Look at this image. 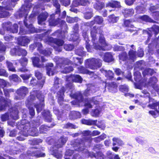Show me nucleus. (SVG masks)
<instances>
[{
	"label": "nucleus",
	"instance_id": "obj_1",
	"mask_svg": "<svg viewBox=\"0 0 159 159\" xmlns=\"http://www.w3.org/2000/svg\"><path fill=\"white\" fill-rule=\"evenodd\" d=\"M31 7L32 5L30 3H29L28 5L26 6L25 5H23L19 12V15L20 17L23 16L25 17L24 24L28 30V31L25 30L22 27H20L19 34L21 35L29 34L30 33H34L36 32L35 28L33 27L31 23L34 21V15L33 14L31 15L29 17V20L26 19V16H27Z\"/></svg>",
	"mask_w": 159,
	"mask_h": 159
},
{
	"label": "nucleus",
	"instance_id": "obj_2",
	"mask_svg": "<svg viewBox=\"0 0 159 159\" xmlns=\"http://www.w3.org/2000/svg\"><path fill=\"white\" fill-rule=\"evenodd\" d=\"M17 127L19 129L23 131V134L25 136H36V134L33 130L34 128H31L30 123L26 120H22L18 122Z\"/></svg>",
	"mask_w": 159,
	"mask_h": 159
},
{
	"label": "nucleus",
	"instance_id": "obj_3",
	"mask_svg": "<svg viewBox=\"0 0 159 159\" xmlns=\"http://www.w3.org/2000/svg\"><path fill=\"white\" fill-rule=\"evenodd\" d=\"M91 138L87 137L76 139L73 143L74 147L76 148L75 151L78 152L83 151L86 147L85 143L88 141H91Z\"/></svg>",
	"mask_w": 159,
	"mask_h": 159
},
{
	"label": "nucleus",
	"instance_id": "obj_4",
	"mask_svg": "<svg viewBox=\"0 0 159 159\" xmlns=\"http://www.w3.org/2000/svg\"><path fill=\"white\" fill-rule=\"evenodd\" d=\"M102 62V60L98 58H89L85 61V66L86 67L91 69L96 70L101 66Z\"/></svg>",
	"mask_w": 159,
	"mask_h": 159
},
{
	"label": "nucleus",
	"instance_id": "obj_5",
	"mask_svg": "<svg viewBox=\"0 0 159 159\" xmlns=\"http://www.w3.org/2000/svg\"><path fill=\"white\" fill-rule=\"evenodd\" d=\"M3 93L0 89V111H5L7 108L11 105V101L8 98H6L2 96Z\"/></svg>",
	"mask_w": 159,
	"mask_h": 159
},
{
	"label": "nucleus",
	"instance_id": "obj_6",
	"mask_svg": "<svg viewBox=\"0 0 159 159\" xmlns=\"http://www.w3.org/2000/svg\"><path fill=\"white\" fill-rule=\"evenodd\" d=\"M66 91V89L65 87L62 86L56 93L55 97L57 99V102L61 106L63 105V102L64 101V97Z\"/></svg>",
	"mask_w": 159,
	"mask_h": 159
},
{
	"label": "nucleus",
	"instance_id": "obj_7",
	"mask_svg": "<svg viewBox=\"0 0 159 159\" xmlns=\"http://www.w3.org/2000/svg\"><path fill=\"white\" fill-rule=\"evenodd\" d=\"M28 60L25 57H21L19 60V62L20 63L21 67L17 70V72H28L29 70L26 66L28 63Z\"/></svg>",
	"mask_w": 159,
	"mask_h": 159
},
{
	"label": "nucleus",
	"instance_id": "obj_8",
	"mask_svg": "<svg viewBox=\"0 0 159 159\" xmlns=\"http://www.w3.org/2000/svg\"><path fill=\"white\" fill-rule=\"evenodd\" d=\"M2 27L4 29L13 33H16L18 31V26L16 24H14L13 26L11 25L10 22H7L3 23Z\"/></svg>",
	"mask_w": 159,
	"mask_h": 159
},
{
	"label": "nucleus",
	"instance_id": "obj_9",
	"mask_svg": "<svg viewBox=\"0 0 159 159\" xmlns=\"http://www.w3.org/2000/svg\"><path fill=\"white\" fill-rule=\"evenodd\" d=\"M98 30H99V33L100 34H102V32L101 30L98 29V28L97 30H95L94 27H93V30L91 32V37L92 38V42L93 43V46L95 49H97L98 50H100L102 49L101 46L98 45V44L95 43V40L96 39V34L98 32Z\"/></svg>",
	"mask_w": 159,
	"mask_h": 159
},
{
	"label": "nucleus",
	"instance_id": "obj_10",
	"mask_svg": "<svg viewBox=\"0 0 159 159\" xmlns=\"http://www.w3.org/2000/svg\"><path fill=\"white\" fill-rule=\"evenodd\" d=\"M45 77H43V80L41 82H38L36 79L32 77L30 82V84L31 86L34 87L35 86H37L39 89H42L45 82Z\"/></svg>",
	"mask_w": 159,
	"mask_h": 159
},
{
	"label": "nucleus",
	"instance_id": "obj_11",
	"mask_svg": "<svg viewBox=\"0 0 159 159\" xmlns=\"http://www.w3.org/2000/svg\"><path fill=\"white\" fill-rule=\"evenodd\" d=\"M67 80L69 81L81 83L82 79L81 76L78 75H71L67 78Z\"/></svg>",
	"mask_w": 159,
	"mask_h": 159
},
{
	"label": "nucleus",
	"instance_id": "obj_12",
	"mask_svg": "<svg viewBox=\"0 0 159 159\" xmlns=\"http://www.w3.org/2000/svg\"><path fill=\"white\" fill-rule=\"evenodd\" d=\"M27 154L29 156L36 157H43L45 156L44 153L42 152L39 150L36 151H28Z\"/></svg>",
	"mask_w": 159,
	"mask_h": 159
},
{
	"label": "nucleus",
	"instance_id": "obj_13",
	"mask_svg": "<svg viewBox=\"0 0 159 159\" xmlns=\"http://www.w3.org/2000/svg\"><path fill=\"white\" fill-rule=\"evenodd\" d=\"M59 22L62 27H64L65 28H67L66 23L64 21H63L59 19H58L57 21H56L52 18L50 19L49 20V25L52 26L56 25H57Z\"/></svg>",
	"mask_w": 159,
	"mask_h": 159
},
{
	"label": "nucleus",
	"instance_id": "obj_14",
	"mask_svg": "<svg viewBox=\"0 0 159 159\" xmlns=\"http://www.w3.org/2000/svg\"><path fill=\"white\" fill-rule=\"evenodd\" d=\"M71 98L75 99L79 102H81L84 100L83 94L81 92L78 91L70 95Z\"/></svg>",
	"mask_w": 159,
	"mask_h": 159
},
{
	"label": "nucleus",
	"instance_id": "obj_15",
	"mask_svg": "<svg viewBox=\"0 0 159 159\" xmlns=\"http://www.w3.org/2000/svg\"><path fill=\"white\" fill-rule=\"evenodd\" d=\"M28 88L24 86L20 87L16 91V93L17 95L21 97L25 96L28 93Z\"/></svg>",
	"mask_w": 159,
	"mask_h": 159
},
{
	"label": "nucleus",
	"instance_id": "obj_16",
	"mask_svg": "<svg viewBox=\"0 0 159 159\" xmlns=\"http://www.w3.org/2000/svg\"><path fill=\"white\" fill-rule=\"evenodd\" d=\"M89 0H74L72 6L76 7L79 5L86 6L89 4Z\"/></svg>",
	"mask_w": 159,
	"mask_h": 159
},
{
	"label": "nucleus",
	"instance_id": "obj_17",
	"mask_svg": "<svg viewBox=\"0 0 159 159\" xmlns=\"http://www.w3.org/2000/svg\"><path fill=\"white\" fill-rule=\"evenodd\" d=\"M103 18L101 16H97L94 17L93 20L89 22H87L85 24V25L87 26H92L95 23L101 24L103 22Z\"/></svg>",
	"mask_w": 159,
	"mask_h": 159
},
{
	"label": "nucleus",
	"instance_id": "obj_18",
	"mask_svg": "<svg viewBox=\"0 0 159 159\" xmlns=\"http://www.w3.org/2000/svg\"><path fill=\"white\" fill-rule=\"evenodd\" d=\"M18 43L20 45L25 46L30 42V39L27 37L22 36L18 38Z\"/></svg>",
	"mask_w": 159,
	"mask_h": 159
},
{
	"label": "nucleus",
	"instance_id": "obj_19",
	"mask_svg": "<svg viewBox=\"0 0 159 159\" xmlns=\"http://www.w3.org/2000/svg\"><path fill=\"white\" fill-rule=\"evenodd\" d=\"M7 10H11L10 7H7L0 6V18L5 17L9 15V12L6 11Z\"/></svg>",
	"mask_w": 159,
	"mask_h": 159
},
{
	"label": "nucleus",
	"instance_id": "obj_20",
	"mask_svg": "<svg viewBox=\"0 0 159 159\" xmlns=\"http://www.w3.org/2000/svg\"><path fill=\"white\" fill-rule=\"evenodd\" d=\"M48 14L47 12L41 13L38 17V23L39 25L44 24V22L46 20L48 16Z\"/></svg>",
	"mask_w": 159,
	"mask_h": 159
},
{
	"label": "nucleus",
	"instance_id": "obj_21",
	"mask_svg": "<svg viewBox=\"0 0 159 159\" xmlns=\"http://www.w3.org/2000/svg\"><path fill=\"white\" fill-rule=\"evenodd\" d=\"M67 140V138L65 137L64 136H61L58 139V143L54 145V147H57L58 148H61L62 147Z\"/></svg>",
	"mask_w": 159,
	"mask_h": 159
},
{
	"label": "nucleus",
	"instance_id": "obj_22",
	"mask_svg": "<svg viewBox=\"0 0 159 159\" xmlns=\"http://www.w3.org/2000/svg\"><path fill=\"white\" fill-rule=\"evenodd\" d=\"M42 115L44 117L45 121L48 122L50 123L52 121V115L49 111H45L42 113Z\"/></svg>",
	"mask_w": 159,
	"mask_h": 159
},
{
	"label": "nucleus",
	"instance_id": "obj_23",
	"mask_svg": "<svg viewBox=\"0 0 159 159\" xmlns=\"http://www.w3.org/2000/svg\"><path fill=\"white\" fill-rule=\"evenodd\" d=\"M53 66V64L51 63H48L46 65L47 74L48 75H53L54 74Z\"/></svg>",
	"mask_w": 159,
	"mask_h": 159
},
{
	"label": "nucleus",
	"instance_id": "obj_24",
	"mask_svg": "<svg viewBox=\"0 0 159 159\" xmlns=\"http://www.w3.org/2000/svg\"><path fill=\"white\" fill-rule=\"evenodd\" d=\"M118 85L115 82H111L108 84L107 89L111 93H115L117 91Z\"/></svg>",
	"mask_w": 159,
	"mask_h": 159
},
{
	"label": "nucleus",
	"instance_id": "obj_25",
	"mask_svg": "<svg viewBox=\"0 0 159 159\" xmlns=\"http://www.w3.org/2000/svg\"><path fill=\"white\" fill-rule=\"evenodd\" d=\"M12 56H17L22 57L25 56L27 54L26 50H11Z\"/></svg>",
	"mask_w": 159,
	"mask_h": 159
},
{
	"label": "nucleus",
	"instance_id": "obj_26",
	"mask_svg": "<svg viewBox=\"0 0 159 159\" xmlns=\"http://www.w3.org/2000/svg\"><path fill=\"white\" fill-rule=\"evenodd\" d=\"M107 159H120L119 155L115 154L110 151H108L106 153Z\"/></svg>",
	"mask_w": 159,
	"mask_h": 159
},
{
	"label": "nucleus",
	"instance_id": "obj_27",
	"mask_svg": "<svg viewBox=\"0 0 159 159\" xmlns=\"http://www.w3.org/2000/svg\"><path fill=\"white\" fill-rule=\"evenodd\" d=\"M79 72L83 74H88L90 75H93L94 72L90 71L83 66H81L78 68Z\"/></svg>",
	"mask_w": 159,
	"mask_h": 159
},
{
	"label": "nucleus",
	"instance_id": "obj_28",
	"mask_svg": "<svg viewBox=\"0 0 159 159\" xmlns=\"http://www.w3.org/2000/svg\"><path fill=\"white\" fill-rule=\"evenodd\" d=\"M55 79L53 86L51 88V92L54 94H55L56 93L57 91L58 90V89L59 88V86L58 85L59 84V79L58 78L56 77Z\"/></svg>",
	"mask_w": 159,
	"mask_h": 159
},
{
	"label": "nucleus",
	"instance_id": "obj_29",
	"mask_svg": "<svg viewBox=\"0 0 159 159\" xmlns=\"http://www.w3.org/2000/svg\"><path fill=\"white\" fill-rule=\"evenodd\" d=\"M35 93L36 97L39 100L40 102H43L44 101V96L42 93V91L39 90H35L34 91Z\"/></svg>",
	"mask_w": 159,
	"mask_h": 159
},
{
	"label": "nucleus",
	"instance_id": "obj_30",
	"mask_svg": "<svg viewBox=\"0 0 159 159\" xmlns=\"http://www.w3.org/2000/svg\"><path fill=\"white\" fill-rule=\"evenodd\" d=\"M97 122V120H93L91 119H82L81 120L82 124L88 125H96Z\"/></svg>",
	"mask_w": 159,
	"mask_h": 159
},
{
	"label": "nucleus",
	"instance_id": "obj_31",
	"mask_svg": "<svg viewBox=\"0 0 159 159\" xmlns=\"http://www.w3.org/2000/svg\"><path fill=\"white\" fill-rule=\"evenodd\" d=\"M103 60L107 62H111L114 60L113 56L111 52L105 53L104 56Z\"/></svg>",
	"mask_w": 159,
	"mask_h": 159
},
{
	"label": "nucleus",
	"instance_id": "obj_32",
	"mask_svg": "<svg viewBox=\"0 0 159 159\" xmlns=\"http://www.w3.org/2000/svg\"><path fill=\"white\" fill-rule=\"evenodd\" d=\"M48 41L51 43H55L57 45L59 46H62L64 43V41L62 40L54 39L52 37L49 38L48 39Z\"/></svg>",
	"mask_w": 159,
	"mask_h": 159
},
{
	"label": "nucleus",
	"instance_id": "obj_33",
	"mask_svg": "<svg viewBox=\"0 0 159 159\" xmlns=\"http://www.w3.org/2000/svg\"><path fill=\"white\" fill-rule=\"evenodd\" d=\"M113 141L112 145L115 146L116 144L119 146H122L124 145V143L122 140L117 138L114 137L112 139Z\"/></svg>",
	"mask_w": 159,
	"mask_h": 159
},
{
	"label": "nucleus",
	"instance_id": "obj_34",
	"mask_svg": "<svg viewBox=\"0 0 159 159\" xmlns=\"http://www.w3.org/2000/svg\"><path fill=\"white\" fill-rule=\"evenodd\" d=\"M134 10L133 9H125L122 11V13L125 17H127L130 16L134 13Z\"/></svg>",
	"mask_w": 159,
	"mask_h": 159
},
{
	"label": "nucleus",
	"instance_id": "obj_35",
	"mask_svg": "<svg viewBox=\"0 0 159 159\" xmlns=\"http://www.w3.org/2000/svg\"><path fill=\"white\" fill-rule=\"evenodd\" d=\"M157 7L155 6H151L150 8V10L152 12V16L154 18L157 20H159V11L153 12V11L156 9Z\"/></svg>",
	"mask_w": 159,
	"mask_h": 159
},
{
	"label": "nucleus",
	"instance_id": "obj_36",
	"mask_svg": "<svg viewBox=\"0 0 159 159\" xmlns=\"http://www.w3.org/2000/svg\"><path fill=\"white\" fill-rule=\"evenodd\" d=\"M58 148L57 147H55L54 145L52 151V155L57 159L61 158L62 156L58 150Z\"/></svg>",
	"mask_w": 159,
	"mask_h": 159
},
{
	"label": "nucleus",
	"instance_id": "obj_37",
	"mask_svg": "<svg viewBox=\"0 0 159 159\" xmlns=\"http://www.w3.org/2000/svg\"><path fill=\"white\" fill-rule=\"evenodd\" d=\"M33 64L35 67L38 68H41L43 67L42 65L39 64L40 59L37 57H34L32 59Z\"/></svg>",
	"mask_w": 159,
	"mask_h": 159
},
{
	"label": "nucleus",
	"instance_id": "obj_38",
	"mask_svg": "<svg viewBox=\"0 0 159 159\" xmlns=\"http://www.w3.org/2000/svg\"><path fill=\"white\" fill-rule=\"evenodd\" d=\"M120 3L116 1H111L106 4V7L112 8L118 7L120 6Z\"/></svg>",
	"mask_w": 159,
	"mask_h": 159
},
{
	"label": "nucleus",
	"instance_id": "obj_39",
	"mask_svg": "<svg viewBox=\"0 0 159 159\" xmlns=\"http://www.w3.org/2000/svg\"><path fill=\"white\" fill-rule=\"evenodd\" d=\"M42 46L41 43H34L31 44L30 46V48L31 50H41Z\"/></svg>",
	"mask_w": 159,
	"mask_h": 159
},
{
	"label": "nucleus",
	"instance_id": "obj_40",
	"mask_svg": "<svg viewBox=\"0 0 159 159\" xmlns=\"http://www.w3.org/2000/svg\"><path fill=\"white\" fill-rule=\"evenodd\" d=\"M148 30L151 33H153L157 35L159 33V26L157 25H154L152 28L148 29Z\"/></svg>",
	"mask_w": 159,
	"mask_h": 159
},
{
	"label": "nucleus",
	"instance_id": "obj_41",
	"mask_svg": "<svg viewBox=\"0 0 159 159\" xmlns=\"http://www.w3.org/2000/svg\"><path fill=\"white\" fill-rule=\"evenodd\" d=\"M70 116L71 118L74 119H77L81 117L80 113L79 112L74 111L71 112Z\"/></svg>",
	"mask_w": 159,
	"mask_h": 159
},
{
	"label": "nucleus",
	"instance_id": "obj_42",
	"mask_svg": "<svg viewBox=\"0 0 159 159\" xmlns=\"http://www.w3.org/2000/svg\"><path fill=\"white\" fill-rule=\"evenodd\" d=\"M154 72V71L153 69L150 68H147L145 69L142 72V74L143 76H145L147 75L152 76Z\"/></svg>",
	"mask_w": 159,
	"mask_h": 159
},
{
	"label": "nucleus",
	"instance_id": "obj_43",
	"mask_svg": "<svg viewBox=\"0 0 159 159\" xmlns=\"http://www.w3.org/2000/svg\"><path fill=\"white\" fill-rule=\"evenodd\" d=\"M134 80L137 82H140L141 80L142 75L140 72L136 71L134 73Z\"/></svg>",
	"mask_w": 159,
	"mask_h": 159
},
{
	"label": "nucleus",
	"instance_id": "obj_44",
	"mask_svg": "<svg viewBox=\"0 0 159 159\" xmlns=\"http://www.w3.org/2000/svg\"><path fill=\"white\" fill-rule=\"evenodd\" d=\"M3 91L5 96L6 98H9L10 97V93L14 92V89H4Z\"/></svg>",
	"mask_w": 159,
	"mask_h": 159
},
{
	"label": "nucleus",
	"instance_id": "obj_45",
	"mask_svg": "<svg viewBox=\"0 0 159 159\" xmlns=\"http://www.w3.org/2000/svg\"><path fill=\"white\" fill-rule=\"evenodd\" d=\"M50 127L45 125H43L39 127V131L41 133H45L48 130H49Z\"/></svg>",
	"mask_w": 159,
	"mask_h": 159
},
{
	"label": "nucleus",
	"instance_id": "obj_46",
	"mask_svg": "<svg viewBox=\"0 0 159 159\" xmlns=\"http://www.w3.org/2000/svg\"><path fill=\"white\" fill-rule=\"evenodd\" d=\"M119 19L118 17L112 14L109 16L108 20L110 22L114 23L117 22Z\"/></svg>",
	"mask_w": 159,
	"mask_h": 159
},
{
	"label": "nucleus",
	"instance_id": "obj_47",
	"mask_svg": "<svg viewBox=\"0 0 159 159\" xmlns=\"http://www.w3.org/2000/svg\"><path fill=\"white\" fill-rule=\"evenodd\" d=\"M96 2H97L94 5V8L97 10H101L104 7V3L98 1Z\"/></svg>",
	"mask_w": 159,
	"mask_h": 159
},
{
	"label": "nucleus",
	"instance_id": "obj_48",
	"mask_svg": "<svg viewBox=\"0 0 159 159\" xmlns=\"http://www.w3.org/2000/svg\"><path fill=\"white\" fill-rule=\"evenodd\" d=\"M136 10L138 13H143L146 11V8L144 5L137 6L136 7Z\"/></svg>",
	"mask_w": 159,
	"mask_h": 159
},
{
	"label": "nucleus",
	"instance_id": "obj_49",
	"mask_svg": "<svg viewBox=\"0 0 159 159\" xmlns=\"http://www.w3.org/2000/svg\"><path fill=\"white\" fill-rule=\"evenodd\" d=\"M105 76L108 80H112L114 78V73L111 70H109L106 72Z\"/></svg>",
	"mask_w": 159,
	"mask_h": 159
},
{
	"label": "nucleus",
	"instance_id": "obj_50",
	"mask_svg": "<svg viewBox=\"0 0 159 159\" xmlns=\"http://www.w3.org/2000/svg\"><path fill=\"white\" fill-rule=\"evenodd\" d=\"M128 53L129 59L134 61L136 58V52L134 50H129Z\"/></svg>",
	"mask_w": 159,
	"mask_h": 159
},
{
	"label": "nucleus",
	"instance_id": "obj_51",
	"mask_svg": "<svg viewBox=\"0 0 159 159\" xmlns=\"http://www.w3.org/2000/svg\"><path fill=\"white\" fill-rule=\"evenodd\" d=\"M6 64L9 70L12 72L16 71L15 68L14 66L12 63L10 61H7Z\"/></svg>",
	"mask_w": 159,
	"mask_h": 159
},
{
	"label": "nucleus",
	"instance_id": "obj_52",
	"mask_svg": "<svg viewBox=\"0 0 159 159\" xmlns=\"http://www.w3.org/2000/svg\"><path fill=\"white\" fill-rule=\"evenodd\" d=\"M139 18L143 21L148 22H152L155 23L156 21L152 19L148 16L147 15H143L142 16L139 17Z\"/></svg>",
	"mask_w": 159,
	"mask_h": 159
},
{
	"label": "nucleus",
	"instance_id": "obj_53",
	"mask_svg": "<svg viewBox=\"0 0 159 159\" xmlns=\"http://www.w3.org/2000/svg\"><path fill=\"white\" fill-rule=\"evenodd\" d=\"M91 103L92 102L90 99L85 98L84 100V106L88 108H91L93 107V105L91 104Z\"/></svg>",
	"mask_w": 159,
	"mask_h": 159
},
{
	"label": "nucleus",
	"instance_id": "obj_54",
	"mask_svg": "<svg viewBox=\"0 0 159 159\" xmlns=\"http://www.w3.org/2000/svg\"><path fill=\"white\" fill-rule=\"evenodd\" d=\"M58 0H53V4L54 6L57 8L56 11V14H59L60 12V5L58 3Z\"/></svg>",
	"mask_w": 159,
	"mask_h": 159
},
{
	"label": "nucleus",
	"instance_id": "obj_55",
	"mask_svg": "<svg viewBox=\"0 0 159 159\" xmlns=\"http://www.w3.org/2000/svg\"><path fill=\"white\" fill-rule=\"evenodd\" d=\"M105 157V155L102 152L98 151L96 152V159H104Z\"/></svg>",
	"mask_w": 159,
	"mask_h": 159
},
{
	"label": "nucleus",
	"instance_id": "obj_56",
	"mask_svg": "<svg viewBox=\"0 0 159 159\" xmlns=\"http://www.w3.org/2000/svg\"><path fill=\"white\" fill-rule=\"evenodd\" d=\"M124 26L126 27L132 28H133L134 27V26L132 24L131 20H129L124 21Z\"/></svg>",
	"mask_w": 159,
	"mask_h": 159
},
{
	"label": "nucleus",
	"instance_id": "obj_57",
	"mask_svg": "<svg viewBox=\"0 0 159 159\" xmlns=\"http://www.w3.org/2000/svg\"><path fill=\"white\" fill-rule=\"evenodd\" d=\"M119 59L123 61H125L128 59V56L127 53L123 52L119 55Z\"/></svg>",
	"mask_w": 159,
	"mask_h": 159
},
{
	"label": "nucleus",
	"instance_id": "obj_58",
	"mask_svg": "<svg viewBox=\"0 0 159 159\" xmlns=\"http://www.w3.org/2000/svg\"><path fill=\"white\" fill-rule=\"evenodd\" d=\"M34 75L38 80H40L42 79L43 80V78L45 77H43L42 74L38 70L35 71Z\"/></svg>",
	"mask_w": 159,
	"mask_h": 159
},
{
	"label": "nucleus",
	"instance_id": "obj_59",
	"mask_svg": "<svg viewBox=\"0 0 159 159\" xmlns=\"http://www.w3.org/2000/svg\"><path fill=\"white\" fill-rule=\"evenodd\" d=\"M32 76V75L31 74H21L20 75L24 81L28 80Z\"/></svg>",
	"mask_w": 159,
	"mask_h": 159
},
{
	"label": "nucleus",
	"instance_id": "obj_60",
	"mask_svg": "<svg viewBox=\"0 0 159 159\" xmlns=\"http://www.w3.org/2000/svg\"><path fill=\"white\" fill-rule=\"evenodd\" d=\"M73 68L72 66L65 67L63 70L64 73L66 74L72 71L73 70Z\"/></svg>",
	"mask_w": 159,
	"mask_h": 159
},
{
	"label": "nucleus",
	"instance_id": "obj_61",
	"mask_svg": "<svg viewBox=\"0 0 159 159\" xmlns=\"http://www.w3.org/2000/svg\"><path fill=\"white\" fill-rule=\"evenodd\" d=\"M29 110V114L31 116L30 117V119L34 117L35 115V110L34 108L32 107H29L28 108Z\"/></svg>",
	"mask_w": 159,
	"mask_h": 159
},
{
	"label": "nucleus",
	"instance_id": "obj_62",
	"mask_svg": "<svg viewBox=\"0 0 159 159\" xmlns=\"http://www.w3.org/2000/svg\"><path fill=\"white\" fill-rule=\"evenodd\" d=\"M66 64V61L64 60H62L60 61H59L57 63V66L61 68H62L63 67H64Z\"/></svg>",
	"mask_w": 159,
	"mask_h": 159
},
{
	"label": "nucleus",
	"instance_id": "obj_63",
	"mask_svg": "<svg viewBox=\"0 0 159 159\" xmlns=\"http://www.w3.org/2000/svg\"><path fill=\"white\" fill-rule=\"evenodd\" d=\"M100 113V111L97 108L92 110V115L93 116L98 117Z\"/></svg>",
	"mask_w": 159,
	"mask_h": 159
},
{
	"label": "nucleus",
	"instance_id": "obj_64",
	"mask_svg": "<svg viewBox=\"0 0 159 159\" xmlns=\"http://www.w3.org/2000/svg\"><path fill=\"white\" fill-rule=\"evenodd\" d=\"M9 116L8 113H5L1 115V119L2 121H5L8 120L9 119Z\"/></svg>",
	"mask_w": 159,
	"mask_h": 159
}]
</instances>
